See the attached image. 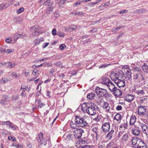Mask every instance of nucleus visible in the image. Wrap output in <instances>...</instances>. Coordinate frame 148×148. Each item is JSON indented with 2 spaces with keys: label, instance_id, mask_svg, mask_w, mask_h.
Wrapping results in <instances>:
<instances>
[{
  "label": "nucleus",
  "instance_id": "nucleus-58",
  "mask_svg": "<svg viewBox=\"0 0 148 148\" xmlns=\"http://www.w3.org/2000/svg\"><path fill=\"white\" fill-rule=\"evenodd\" d=\"M118 75V73H116L114 76L115 78L114 79V82H115V81L117 80H119L118 79V77L117 76Z\"/></svg>",
  "mask_w": 148,
  "mask_h": 148
},
{
  "label": "nucleus",
  "instance_id": "nucleus-10",
  "mask_svg": "<svg viewBox=\"0 0 148 148\" xmlns=\"http://www.w3.org/2000/svg\"><path fill=\"white\" fill-rule=\"evenodd\" d=\"M115 83L120 88L124 87L125 86V81L123 80H117L115 81Z\"/></svg>",
  "mask_w": 148,
  "mask_h": 148
},
{
  "label": "nucleus",
  "instance_id": "nucleus-28",
  "mask_svg": "<svg viewBox=\"0 0 148 148\" xmlns=\"http://www.w3.org/2000/svg\"><path fill=\"white\" fill-rule=\"evenodd\" d=\"M47 141L45 139H43L40 142V144H39L40 146V147L45 146L46 145Z\"/></svg>",
  "mask_w": 148,
  "mask_h": 148
},
{
  "label": "nucleus",
  "instance_id": "nucleus-49",
  "mask_svg": "<svg viewBox=\"0 0 148 148\" xmlns=\"http://www.w3.org/2000/svg\"><path fill=\"white\" fill-rule=\"evenodd\" d=\"M109 65V64H104L103 65H102L101 66H100L99 67V69H101L103 68L104 69L105 68V67H106L107 66Z\"/></svg>",
  "mask_w": 148,
  "mask_h": 148
},
{
  "label": "nucleus",
  "instance_id": "nucleus-47",
  "mask_svg": "<svg viewBox=\"0 0 148 148\" xmlns=\"http://www.w3.org/2000/svg\"><path fill=\"white\" fill-rule=\"evenodd\" d=\"M58 36L60 37H63L65 35H64V34L63 32H58L57 34Z\"/></svg>",
  "mask_w": 148,
  "mask_h": 148
},
{
  "label": "nucleus",
  "instance_id": "nucleus-39",
  "mask_svg": "<svg viewBox=\"0 0 148 148\" xmlns=\"http://www.w3.org/2000/svg\"><path fill=\"white\" fill-rule=\"evenodd\" d=\"M127 123H122L120 127L121 128H123V129H125L126 128H127Z\"/></svg>",
  "mask_w": 148,
  "mask_h": 148
},
{
  "label": "nucleus",
  "instance_id": "nucleus-42",
  "mask_svg": "<svg viewBox=\"0 0 148 148\" xmlns=\"http://www.w3.org/2000/svg\"><path fill=\"white\" fill-rule=\"evenodd\" d=\"M40 101H38V103H39V105L38 106V108H41L42 107H43L45 106V104L42 103L40 102Z\"/></svg>",
  "mask_w": 148,
  "mask_h": 148
},
{
  "label": "nucleus",
  "instance_id": "nucleus-1",
  "mask_svg": "<svg viewBox=\"0 0 148 148\" xmlns=\"http://www.w3.org/2000/svg\"><path fill=\"white\" fill-rule=\"evenodd\" d=\"M89 118L87 116L82 117L79 116H76L75 122L77 123L78 126L81 127H86L88 125V120Z\"/></svg>",
  "mask_w": 148,
  "mask_h": 148
},
{
  "label": "nucleus",
  "instance_id": "nucleus-20",
  "mask_svg": "<svg viewBox=\"0 0 148 148\" xmlns=\"http://www.w3.org/2000/svg\"><path fill=\"white\" fill-rule=\"evenodd\" d=\"M134 96L132 95H129L125 99V100L129 102H131L133 99Z\"/></svg>",
  "mask_w": 148,
  "mask_h": 148
},
{
  "label": "nucleus",
  "instance_id": "nucleus-62",
  "mask_svg": "<svg viewBox=\"0 0 148 148\" xmlns=\"http://www.w3.org/2000/svg\"><path fill=\"white\" fill-rule=\"evenodd\" d=\"M97 30V28H94L92 29H91V30H90V32H91L92 33H95L96 32V31Z\"/></svg>",
  "mask_w": 148,
  "mask_h": 148
},
{
  "label": "nucleus",
  "instance_id": "nucleus-51",
  "mask_svg": "<svg viewBox=\"0 0 148 148\" xmlns=\"http://www.w3.org/2000/svg\"><path fill=\"white\" fill-rule=\"evenodd\" d=\"M54 64L56 66L60 67L61 65V63L60 62H55L54 63Z\"/></svg>",
  "mask_w": 148,
  "mask_h": 148
},
{
  "label": "nucleus",
  "instance_id": "nucleus-24",
  "mask_svg": "<svg viewBox=\"0 0 148 148\" xmlns=\"http://www.w3.org/2000/svg\"><path fill=\"white\" fill-rule=\"evenodd\" d=\"M22 36H23V35L20 34H15L13 36L14 40L16 41L18 39L20 38H23V37H22Z\"/></svg>",
  "mask_w": 148,
  "mask_h": 148
},
{
  "label": "nucleus",
  "instance_id": "nucleus-33",
  "mask_svg": "<svg viewBox=\"0 0 148 148\" xmlns=\"http://www.w3.org/2000/svg\"><path fill=\"white\" fill-rule=\"evenodd\" d=\"M6 65H8V67L12 68L16 65V64L14 63L12 64L10 62H8L6 63Z\"/></svg>",
  "mask_w": 148,
  "mask_h": 148
},
{
  "label": "nucleus",
  "instance_id": "nucleus-50",
  "mask_svg": "<svg viewBox=\"0 0 148 148\" xmlns=\"http://www.w3.org/2000/svg\"><path fill=\"white\" fill-rule=\"evenodd\" d=\"M52 34L53 36H55L57 34L56 33V30L55 29H53L52 31Z\"/></svg>",
  "mask_w": 148,
  "mask_h": 148
},
{
  "label": "nucleus",
  "instance_id": "nucleus-2",
  "mask_svg": "<svg viewBox=\"0 0 148 148\" xmlns=\"http://www.w3.org/2000/svg\"><path fill=\"white\" fill-rule=\"evenodd\" d=\"M132 143L133 146H136V148H147L145 143L137 137H133L132 139Z\"/></svg>",
  "mask_w": 148,
  "mask_h": 148
},
{
  "label": "nucleus",
  "instance_id": "nucleus-43",
  "mask_svg": "<svg viewBox=\"0 0 148 148\" xmlns=\"http://www.w3.org/2000/svg\"><path fill=\"white\" fill-rule=\"evenodd\" d=\"M12 75L13 77L15 78H18L19 77V74H17V73L15 72H12Z\"/></svg>",
  "mask_w": 148,
  "mask_h": 148
},
{
  "label": "nucleus",
  "instance_id": "nucleus-11",
  "mask_svg": "<svg viewBox=\"0 0 148 148\" xmlns=\"http://www.w3.org/2000/svg\"><path fill=\"white\" fill-rule=\"evenodd\" d=\"M140 129L139 127H135L133 128L132 130V133L134 135L138 136L140 133Z\"/></svg>",
  "mask_w": 148,
  "mask_h": 148
},
{
  "label": "nucleus",
  "instance_id": "nucleus-17",
  "mask_svg": "<svg viewBox=\"0 0 148 148\" xmlns=\"http://www.w3.org/2000/svg\"><path fill=\"white\" fill-rule=\"evenodd\" d=\"M114 95L118 97L120 96L122 94V92L119 89L116 88V89L115 90V91L113 92Z\"/></svg>",
  "mask_w": 148,
  "mask_h": 148
},
{
  "label": "nucleus",
  "instance_id": "nucleus-15",
  "mask_svg": "<svg viewBox=\"0 0 148 148\" xmlns=\"http://www.w3.org/2000/svg\"><path fill=\"white\" fill-rule=\"evenodd\" d=\"M115 135L114 132V130H111L107 134L106 138L109 140L111 139L113 137H114Z\"/></svg>",
  "mask_w": 148,
  "mask_h": 148
},
{
  "label": "nucleus",
  "instance_id": "nucleus-22",
  "mask_svg": "<svg viewBox=\"0 0 148 148\" xmlns=\"http://www.w3.org/2000/svg\"><path fill=\"white\" fill-rule=\"evenodd\" d=\"M73 138H74L73 134H69L66 136V139L67 140H73Z\"/></svg>",
  "mask_w": 148,
  "mask_h": 148
},
{
  "label": "nucleus",
  "instance_id": "nucleus-60",
  "mask_svg": "<svg viewBox=\"0 0 148 148\" xmlns=\"http://www.w3.org/2000/svg\"><path fill=\"white\" fill-rule=\"evenodd\" d=\"M125 72V73L124 74L125 75L126 74H127V73H128V72H130V71L129 69H126L124 70Z\"/></svg>",
  "mask_w": 148,
  "mask_h": 148
},
{
  "label": "nucleus",
  "instance_id": "nucleus-30",
  "mask_svg": "<svg viewBox=\"0 0 148 148\" xmlns=\"http://www.w3.org/2000/svg\"><path fill=\"white\" fill-rule=\"evenodd\" d=\"M91 1V0H82V1H78L77 2L75 3L74 4V5L76 7L78 5H79L81 3L84 2H88Z\"/></svg>",
  "mask_w": 148,
  "mask_h": 148
},
{
  "label": "nucleus",
  "instance_id": "nucleus-45",
  "mask_svg": "<svg viewBox=\"0 0 148 148\" xmlns=\"http://www.w3.org/2000/svg\"><path fill=\"white\" fill-rule=\"evenodd\" d=\"M137 12L139 13H142L145 12V10L143 8H141L140 9L137 10Z\"/></svg>",
  "mask_w": 148,
  "mask_h": 148
},
{
  "label": "nucleus",
  "instance_id": "nucleus-6",
  "mask_svg": "<svg viewBox=\"0 0 148 148\" xmlns=\"http://www.w3.org/2000/svg\"><path fill=\"white\" fill-rule=\"evenodd\" d=\"M110 128L109 123H105L103 124L102 126L103 131L105 133H106L109 131Z\"/></svg>",
  "mask_w": 148,
  "mask_h": 148
},
{
  "label": "nucleus",
  "instance_id": "nucleus-29",
  "mask_svg": "<svg viewBox=\"0 0 148 148\" xmlns=\"http://www.w3.org/2000/svg\"><path fill=\"white\" fill-rule=\"evenodd\" d=\"M43 139V134L42 132H40L38 135V143H40Z\"/></svg>",
  "mask_w": 148,
  "mask_h": 148
},
{
  "label": "nucleus",
  "instance_id": "nucleus-25",
  "mask_svg": "<svg viewBox=\"0 0 148 148\" xmlns=\"http://www.w3.org/2000/svg\"><path fill=\"white\" fill-rule=\"evenodd\" d=\"M95 96V94L93 93H91L88 94L87 97L88 99L92 100L94 99Z\"/></svg>",
  "mask_w": 148,
  "mask_h": 148
},
{
  "label": "nucleus",
  "instance_id": "nucleus-52",
  "mask_svg": "<svg viewBox=\"0 0 148 148\" xmlns=\"http://www.w3.org/2000/svg\"><path fill=\"white\" fill-rule=\"evenodd\" d=\"M26 95V93L25 92V90H22V92L21 94V96H23L24 97H25Z\"/></svg>",
  "mask_w": 148,
  "mask_h": 148
},
{
  "label": "nucleus",
  "instance_id": "nucleus-64",
  "mask_svg": "<svg viewBox=\"0 0 148 148\" xmlns=\"http://www.w3.org/2000/svg\"><path fill=\"white\" fill-rule=\"evenodd\" d=\"M15 147L16 148H23V146L19 145H16Z\"/></svg>",
  "mask_w": 148,
  "mask_h": 148
},
{
  "label": "nucleus",
  "instance_id": "nucleus-63",
  "mask_svg": "<svg viewBox=\"0 0 148 148\" xmlns=\"http://www.w3.org/2000/svg\"><path fill=\"white\" fill-rule=\"evenodd\" d=\"M83 148H92L89 145H86L83 147Z\"/></svg>",
  "mask_w": 148,
  "mask_h": 148
},
{
  "label": "nucleus",
  "instance_id": "nucleus-9",
  "mask_svg": "<svg viewBox=\"0 0 148 148\" xmlns=\"http://www.w3.org/2000/svg\"><path fill=\"white\" fill-rule=\"evenodd\" d=\"M145 106L138 107V114L139 115H144L145 113L146 110L145 108Z\"/></svg>",
  "mask_w": 148,
  "mask_h": 148
},
{
  "label": "nucleus",
  "instance_id": "nucleus-54",
  "mask_svg": "<svg viewBox=\"0 0 148 148\" xmlns=\"http://www.w3.org/2000/svg\"><path fill=\"white\" fill-rule=\"evenodd\" d=\"M128 12V10H122L119 11V13L120 14L126 13Z\"/></svg>",
  "mask_w": 148,
  "mask_h": 148
},
{
  "label": "nucleus",
  "instance_id": "nucleus-23",
  "mask_svg": "<svg viewBox=\"0 0 148 148\" xmlns=\"http://www.w3.org/2000/svg\"><path fill=\"white\" fill-rule=\"evenodd\" d=\"M121 115L120 114L117 113L114 116V120H116L117 121L119 122V123L121 119Z\"/></svg>",
  "mask_w": 148,
  "mask_h": 148
},
{
  "label": "nucleus",
  "instance_id": "nucleus-7",
  "mask_svg": "<svg viewBox=\"0 0 148 148\" xmlns=\"http://www.w3.org/2000/svg\"><path fill=\"white\" fill-rule=\"evenodd\" d=\"M48 4V6L49 7L46 10V12L48 14H50L51 12H52L53 10V7L51 6L53 4V2H50L49 0H47L44 3L45 5Z\"/></svg>",
  "mask_w": 148,
  "mask_h": 148
},
{
  "label": "nucleus",
  "instance_id": "nucleus-44",
  "mask_svg": "<svg viewBox=\"0 0 148 148\" xmlns=\"http://www.w3.org/2000/svg\"><path fill=\"white\" fill-rule=\"evenodd\" d=\"M14 51L13 49H6L5 51V53L8 54L12 53Z\"/></svg>",
  "mask_w": 148,
  "mask_h": 148
},
{
  "label": "nucleus",
  "instance_id": "nucleus-19",
  "mask_svg": "<svg viewBox=\"0 0 148 148\" xmlns=\"http://www.w3.org/2000/svg\"><path fill=\"white\" fill-rule=\"evenodd\" d=\"M142 69L144 72L148 73V66L146 63H145L141 66Z\"/></svg>",
  "mask_w": 148,
  "mask_h": 148
},
{
  "label": "nucleus",
  "instance_id": "nucleus-8",
  "mask_svg": "<svg viewBox=\"0 0 148 148\" xmlns=\"http://www.w3.org/2000/svg\"><path fill=\"white\" fill-rule=\"evenodd\" d=\"M10 100V97L8 96L4 95L3 97V98L1 101V103L5 105H8Z\"/></svg>",
  "mask_w": 148,
  "mask_h": 148
},
{
  "label": "nucleus",
  "instance_id": "nucleus-40",
  "mask_svg": "<svg viewBox=\"0 0 148 148\" xmlns=\"http://www.w3.org/2000/svg\"><path fill=\"white\" fill-rule=\"evenodd\" d=\"M24 10V9L23 7H21L19 9L17 10L16 12L17 14H19L23 12Z\"/></svg>",
  "mask_w": 148,
  "mask_h": 148
},
{
  "label": "nucleus",
  "instance_id": "nucleus-32",
  "mask_svg": "<svg viewBox=\"0 0 148 148\" xmlns=\"http://www.w3.org/2000/svg\"><path fill=\"white\" fill-rule=\"evenodd\" d=\"M71 14L73 15H83L84 14V13L83 12H76V11H75L73 12H71Z\"/></svg>",
  "mask_w": 148,
  "mask_h": 148
},
{
  "label": "nucleus",
  "instance_id": "nucleus-34",
  "mask_svg": "<svg viewBox=\"0 0 148 148\" xmlns=\"http://www.w3.org/2000/svg\"><path fill=\"white\" fill-rule=\"evenodd\" d=\"M9 5V4L8 3H6L1 4L0 6L2 8H3V9H4L8 7Z\"/></svg>",
  "mask_w": 148,
  "mask_h": 148
},
{
  "label": "nucleus",
  "instance_id": "nucleus-12",
  "mask_svg": "<svg viewBox=\"0 0 148 148\" xmlns=\"http://www.w3.org/2000/svg\"><path fill=\"white\" fill-rule=\"evenodd\" d=\"M111 82L108 78L105 77H103L101 79L100 82L102 84L105 85L107 86Z\"/></svg>",
  "mask_w": 148,
  "mask_h": 148
},
{
  "label": "nucleus",
  "instance_id": "nucleus-4",
  "mask_svg": "<svg viewBox=\"0 0 148 148\" xmlns=\"http://www.w3.org/2000/svg\"><path fill=\"white\" fill-rule=\"evenodd\" d=\"M95 90L97 94L99 95L100 97L104 98H108L109 97L108 91L105 89L97 87L96 89Z\"/></svg>",
  "mask_w": 148,
  "mask_h": 148
},
{
  "label": "nucleus",
  "instance_id": "nucleus-13",
  "mask_svg": "<svg viewBox=\"0 0 148 148\" xmlns=\"http://www.w3.org/2000/svg\"><path fill=\"white\" fill-rule=\"evenodd\" d=\"M139 125L141 127L143 132L147 135H148V127L143 123H141Z\"/></svg>",
  "mask_w": 148,
  "mask_h": 148
},
{
  "label": "nucleus",
  "instance_id": "nucleus-37",
  "mask_svg": "<svg viewBox=\"0 0 148 148\" xmlns=\"http://www.w3.org/2000/svg\"><path fill=\"white\" fill-rule=\"evenodd\" d=\"M9 80V79L8 78H2L1 80V82L3 83H5L6 82H8V81Z\"/></svg>",
  "mask_w": 148,
  "mask_h": 148
},
{
  "label": "nucleus",
  "instance_id": "nucleus-61",
  "mask_svg": "<svg viewBox=\"0 0 148 148\" xmlns=\"http://www.w3.org/2000/svg\"><path fill=\"white\" fill-rule=\"evenodd\" d=\"M49 44V42L44 43L43 45V47H44V48H45Z\"/></svg>",
  "mask_w": 148,
  "mask_h": 148
},
{
  "label": "nucleus",
  "instance_id": "nucleus-53",
  "mask_svg": "<svg viewBox=\"0 0 148 148\" xmlns=\"http://www.w3.org/2000/svg\"><path fill=\"white\" fill-rule=\"evenodd\" d=\"M131 74L132 73L131 72H128V73L126 74V76H125V77L126 76L127 78L129 79L130 77H131Z\"/></svg>",
  "mask_w": 148,
  "mask_h": 148
},
{
  "label": "nucleus",
  "instance_id": "nucleus-59",
  "mask_svg": "<svg viewBox=\"0 0 148 148\" xmlns=\"http://www.w3.org/2000/svg\"><path fill=\"white\" fill-rule=\"evenodd\" d=\"M122 107L120 105H118L116 108V109L118 110H121L122 109Z\"/></svg>",
  "mask_w": 148,
  "mask_h": 148
},
{
  "label": "nucleus",
  "instance_id": "nucleus-16",
  "mask_svg": "<svg viewBox=\"0 0 148 148\" xmlns=\"http://www.w3.org/2000/svg\"><path fill=\"white\" fill-rule=\"evenodd\" d=\"M90 103H84L81 106V109L85 113L87 108H88V105H89Z\"/></svg>",
  "mask_w": 148,
  "mask_h": 148
},
{
  "label": "nucleus",
  "instance_id": "nucleus-18",
  "mask_svg": "<svg viewBox=\"0 0 148 148\" xmlns=\"http://www.w3.org/2000/svg\"><path fill=\"white\" fill-rule=\"evenodd\" d=\"M130 136L127 133H125L124 134L122 138V140L124 141H126L128 140Z\"/></svg>",
  "mask_w": 148,
  "mask_h": 148
},
{
  "label": "nucleus",
  "instance_id": "nucleus-35",
  "mask_svg": "<svg viewBox=\"0 0 148 148\" xmlns=\"http://www.w3.org/2000/svg\"><path fill=\"white\" fill-rule=\"evenodd\" d=\"M70 125L71 127L73 129H76L77 126H78L76 122H75V123L74 124V123L72 121H71L70 123Z\"/></svg>",
  "mask_w": 148,
  "mask_h": 148
},
{
  "label": "nucleus",
  "instance_id": "nucleus-3",
  "mask_svg": "<svg viewBox=\"0 0 148 148\" xmlns=\"http://www.w3.org/2000/svg\"><path fill=\"white\" fill-rule=\"evenodd\" d=\"M88 108L85 113H87L88 114L93 115L95 114L96 110H99V108L96 104L92 102H91L88 105Z\"/></svg>",
  "mask_w": 148,
  "mask_h": 148
},
{
  "label": "nucleus",
  "instance_id": "nucleus-14",
  "mask_svg": "<svg viewBox=\"0 0 148 148\" xmlns=\"http://www.w3.org/2000/svg\"><path fill=\"white\" fill-rule=\"evenodd\" d=\"M107 86L109 89V90L112 92L115 91L116 87L114 84L111 82Z\"/></svg>",
  "mask_w": 148,
  "mask_h": 148
},
{
  "label": "nucleus",
  "instance_id": "nucleus-27",
  "mask_svg": "<svg viewBox=\"0 0 148 148\" xmlns=\"http://www.w3.org/2000/svg\"><path fill=\"white\" fill-rule=\"evenodd\" d=\"M145 90L143 88H141L140 89L138 90H136V92L139 95H141L145 94Z\"/></svg>",
  "mask_w": 148,
  "mask_h": 148
},
{
  "label": "nucleus",
  "instance_id": "nucleus-57",
  "mask_svg": "<svg viewBox=\"0 0 148 148\" xmlns=\"http://www.w3.org/2000/svg\"><path fill=\"white\" fill-rule=\"evenodd\" d=\"M124 133H125L123 132L120 131L119 133L118 134V136L119 137H120L121 136H123V135L124 134Z\"/></svg>",
  "mask_w": 148,
  "mask_h": 148
},
{
  "label": "nucleus",
  "instance_id": "nucleus-48",
  "mask_svg": "<svg viewBox=\"0 0 148 148\" xmlns=\"http://www.w3.org/2000/svg\"><path fill=\"white\" fill-rule=\"evenodd\" d=\"M34 43L35 45H38L40 43V40L38 39H36L34 41Z\"/></svg>",
  "mask_w": 148,
  "mask_h": 148
},
{
  "label": "nucleus",
  "instance_id": "nucleus-46",
  "mask_svg": "<svg viewBox=\"0 0 148 148\" xmlns=\"http://www.w3.org/2000/svg\"><path fill=\"white\" fill-rule=\"evenodd\" d=\"M8 139L10 140H12L13 141H15L16 140V138L14 137H12L11 136H9L8 138Z\"/></svg>",
  "mask_w": 148,
  "mask_h": 148
},
{
  "label": "nucleus",
  "instance_id": "nucleus-55",
  "mask_svg": "<svg viewBox=\"0 0 148 148\" xmlns=\"http://www.w3.org/2000/svg\"><path fill=\"white\" fill-rule=\"evenodd\" d=\"M59 47L60 49L63 50L66 47V45L64 44H61L60 45Z\"/></svg>",
  "mask_w": 148,
  "mask_h": 148
},
{
  "label": "nucleus",
  "instance_id": "nucleus-38",
  "mask_svg": "<svg viewBox=\"0 0 148 148\" xmlns=\"http://www.w3.org/2000/svg\"><path fill=\"white\" fill-rule=\"evenodd\" d=\"M134 69L135 72H138L140 73H141L142 72L141 69L139 67H135L134 68Z\"/></svg>",
  "mask_w": 148,
  "mask_h": 148
},
{
  "label": "nucleus",
  "instance_id": "nucleus-21",
  "mask_svg": "<svg viewBox=\"0 0 148 148\" xmlns=\"http://www.w3.org/2000/svg\"><path fill=\"white\" fill-rule=\"evenodd\" d=\"M136 117L135 116H131L130 122V125H132L134 124L136 120Z\"/></svg>",
  "mask_w": 148,
  "mask_h": 148
},
{
  "label": "nucleus",
  "instance_id": "nucleus-31",
  "mask_svg": "<svg viewBox=\"0 0 148 148\" xmlns=\"http://www.w3.org/2000/svg\"><path fill=\"white\" fill-rule=\"evenodd\" d=\"M19 95H14L12 96L11 100L12 101H16L18 99Z\"/></svg>",
  "mask_w": 148,
  "mask_h": 148
},
{
  "label": "nucleus",
  "instance_id": "nucleus-36",
  "mask_svg": "<svg viewBox=\"0 0 148 148\" xmlns=\"http://www.w3.org/2000/svg\"><path fill=\"white\" fill-rule=\"evenodd\" d=\"M125 72H123V73H120L118 72V75L117 77H118V79H123V74H124Z\"/></svg>",
  "mask_w": 148,
  "mask_h": 148
},
{
  "label": "nucleus",
  "instance_id": "nucleus-5",
  "mask_svg": "<svg viewBox=\"0 0 148 148\" xmlns=\"http://www.w3.org/2000/svg\"><path fill=\"white\" fill-rule=\"evenodd\" d=\"M84 132V130L80 129L75 130L73 134L74 138H80L82 136V133Z\"/></svg>",
  "mask_w": 148,
  "mask_h": 148
},
{
  "label": "nucleus",
  "instance_id": "nucleus-26",
  "mask_svg": "<svg viewBox=\"0 0 148 148\" xmlns=\"http://www.w3.org/2000/svg\"><path fill=\"white\" fill-rule=\"evenodd\" d=\"M109 104L107 102H104L103 103V107L106 109L107 111H109L110 109V107L109 106Z\"/></svg>",
  "mask_w": 148,
  "mask_h": 148
},
{
  "label": "nucleus",
  "instance_id": "nucleus-56",
  "mask_svg": "<svg viewBox=\"0 0 148 148\" xmlns=\"http://www.w3.org/2000/svg\"><path fill=\"white\" fill-rule=\"evenodd\" d=\"M39 32L38 31H35L33 33V36H37L39 34Z\"/></svg>",
  "mask_w": 148,
  "mask_h": 148
},
{
  "label": "nucleus",
  "instance_id": "nucleus-41",
  "mask_svg": "<svg viewBox=\"0 0 148 148\" xmlns=\"http://www.w3.org/2000/svg\"><path fill=\"white\" fill-rule=\"evenodd\" d=\"M140 75L139 73H136V74L135 75H134V79L137 80V81H138L139 80V75Z\"/></svg>",
  "mask_w": 148,
  "mask_h": 148
}]
</instances>
